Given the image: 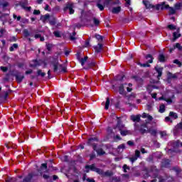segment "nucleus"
Listing matches in <instances>:
<instances>
[{
	"mask_svg": "<svg viewBox=\"0 0 182 182\" xmlns=\"http://www.w3.org/2000/svg\"><path fill=\"white\" fill-rule=\"evenodd\" d=\"M159 113H164L166 112V105H164V104H161L159 106Z\"/></svg>",
	"mask_w": 182,
	"mask_h": 182,
	"instance_id": "393cba45",
	"label": "nucleus"
},
{
	"mask_svg": "<svg viewBox=\"0 0 182 182\" xmlns=\"http://www.w3.org/2000/svg\"><path fill=\"white\" fill-rule=\"evenodd\" d=\"M46 49L48 51H50V50L52 49V44H46Z\"/></svg>",
	"mask_w": 182,
	"mask_h": 182,
	"instance_id": "bf43d9fd",
	"label": "nucleus"
},
{
	"mask_svg": "<svg viewBox=\"0 0 182 182\" xmlns=\"http://www.w3.org/2000/svg\"><path fill=\"white\" fill-rule=\"evenodd\" d=\"M160 135H161V139H166V136H167V132L165 131L160 132Z\"/></svg>",
	"mask_w": 182,
	"mask_h": 182,
	"instance_id": "79ce46f5",
	"label": "nucleus"
},
{
	"mask_svg": "<svg viewBox=\"0 0 182 182\" xmlns=\"http://www.w3.org/2000/svg\"><path fill=\"white\" fill-rule=\"evenodd\" d=\"M15 49H18V44H17V43L13 44V45L9 48L10 52H14V50H15Z\"/></svg>",
	"mask_w": 182,
	"mask_h": 182,
	"instance_id": "72a5a7b5",
	"label": "nucleus"
},
{
	"mask_svg": "<svg viewBox=\"0 0 182 182\" xmlns=\"http://www.w3.org/2000/svg\"><path fill=\"white\" fill-rule=\"evenodd\" d=\"M168 79H177V75L173 74L171 73H168Z\"/></svg>",
	"mask_w": 182,
	"mask_h": 182,
	"instance_id": "c85d7f7f",
	"label": "nucleus"
},
{
	"mask_svg": "<svg viewBox=\"0 0 182 182\" xmlns=\"http://www.w3.org/2000/svg\"><path fill=\"white\" fill-rule=\"evenodd\" d=\"M117 129H118L119 130V132L122 130H124L126 129V127H124V124H123V123H122L121 120L117 121Z\"/></svg>",
	"mask_w": 182,
	"mask_h": 182,
	"instance_id": "4468645a",
	"label": "nucleus"
},
{
	"mask_svg": "<svg viewBox=\"0 0 182 182\" xmlns=\"http://www.w3.org/2000/svg\"><path fill=\"white\" fill-rule=\"evenodd\" d=\"M33 62L34 64L33 65V66H34V68H36V66H39V63H38V60H34Z\"/></svg>",
	"mask_w": 182,
	"mask_h": 182,
	"instance_id": "e2e57ef3",
	"label": "nucleus"
},
{
	"mask_svg": "<svg viewBox=\"0 0 182 182\" xmlns=\"http://www.w3.org/2000/svg\"><path fill=\"white\" fill-rule=\"evenodd\" d=\"M110 2H112V0H98L96 6L100 11H105V6H109Z\"/></svg>",
	"mask_w": 182,
	"mask_h": 182,
	"instance_id": "39448f33",
	"label": "nucleus"
},
{
	"mask_svg": "<svg viewBox=\"0 0 182 182\" xmlns=\"http://www.w3.org/2000/svg\"><path fill=\"white\" fill-rule=\"evenodd\" d=\"M95 141H98V139L96 137H91L88 139L87 144L92 146L93 149V146H97L96 144H95Z\"/></svg>",
	"mask_w": 182,
	"mask_h": 182,
	"instance_id": "f8f14e48",
	"label": "nucleus"
},
{
	"mask_svg": "<svg viewBox=\"0 0 182 182\" xmlns=\"http://www.w3.org/2000/svg\"><path fill=\"white\" fill-rule=\"evenodd\" d=\"M173 63H175L176 65H178V68H181L182 66V63L181 62H180L178 60L176 59L173 60Z\"/></svg>",
	"mask_w": 182,
	"mask_h": 182,
	"instance_id": "c03bdc74",
	"label": "nucleus"
},
{
	"mask_svg": "<svg viewBox=\"0 0 182 182\" xmlns=\"http://www.w3.org/2000/svg\"><path fill=\"white\" fill-rule=\"evenodd\" d=\"M158 59L159 62H161V63L166 62V56H164L163 54H159Z\"/></svg>",
	"mask_w": 182,
	"mask_h": 182,
	"instance_id": "cd10ccee",
	"label": "nucleus"
},
{
	"mask_svg": "<svg viewBox=\"0 0 182 182\" xmlns=\"http://www.w3.org/2000/svg\"><path fill=\"white\" fill-rule=\"evenodd\" d=\"M122 11V7L118 6V7H114L112 9V14H119Z\"/></svg>",
	"mask_w": 182,
	"mask_h": 182,
	"instance_id": "a878e982",
	"label": "nucleus"
},
{
	"mask_svg": "<svg viewBox=\"0 0 182 182\" xmlns=\"http://www.w3.org/2000/svg\"><path fill=\"white\" fill-rule=\"evenodd\" d=\"M142 4L144 5L146 9H151V8H154V6H153L151 4H150V1L147 0H144L142 1Z\"/></svg>",
	"mask_w": 182,
	"mask_h": 182,
	"instance_id": "ddd939ff",
	"label": "nucleus"
},
{
	"mask_svg": "<svg viewBox=\"0 0 182 182\" xmlns=\"http://www.w3.org/2000/svg\"><path fill=\"white\" fill-rule=\"evenodd\" d=\"M87 59L88 57L85 56L80 60V63H81L82 66H85V64L86 63V62H87Z\"/></svg>",
	"mask_w": 182,
	"mask_h": 182,
	"instance_id": "bb28decb",
	"label": "nucleus"
},
{
	"mask_svg": "<svg viewBox=\"0 0 182 182\" xmlns=\"http://www.w3.org/2000/svg\"><path fill=\"white\" fill-rule=\"evenodd\" d=\"M15 76L18 83H21L25 77V76H23V75H21V73L16 74Z\"/></svg>",
	"mask_w": 182,
	"mask_h": 182,
	"instance_id": "a211bd4d",
	"label": "nucleus"
},
{
	"mask_svg": "<svg viewBox=\"0 0 182 182\" xmlns=\"http://www.w3.org/2000/svg\"><path fill=\"white\" fill-rule=\"evenodd\" d=\"M173 42H175L176 39H178V38L181 36V34L180 33V28H178L176 32H173Z\"/></svg>",
	"mask_w": 182,
	"mask_h": 182,
	"instance_id": "9b49d317",
	"label": "nucleus"
},
{
	"mask_svg": "<svg viewBox=\"0 0 182 182\" xmlns=\"http://www.w3.org/2000/svg\"><path fill=\"white\" fill-rule=\"evenodd\" d=\"M33 15H41V11L39 10H34Z\"/></svg>",
	"mask_w": 182,
	"mask_h": 182,
	"instance_id": "680f3d73",
	"label": "nucleus"
},
{
	"mask_svg": "<svg viewBox=\"0 0 182 182\" xmlns=\"http://www.w3.org/2000/svg\"><path fill=\"white\" fill-rule=\"evenodd\" d=\"M22 23H29V20L28 18H23Z\"/></svg>",
	"mask_w": 182,
	"mask_h": 182,
	"instance_id": "0e129e2a",
	"label": "nucleus"
},
{
	"mask_svg": "<svg viewBox=\"0 0 182 182\" xmlns=\"http://www.w3.org/2000/svg\"><path fill=\"white\" fill-rule=\"evenodd\" d=\"M49 23L50 25H56V20L55 19V18H53L51 19H49Z\"/></svg>",
	"mask_w": 182,
	"mask_h": 182,
	"instance_id": "a18cd8bd",
	"label": "nucleus"
},
{
	"mask_svg": "<svg viewBox=\"0 0 182 182\" xmlns=\"http://www.w3.org/2000/svg\"><path fill=\"white\" fill-rule=\"evenodd\" d=\"M145 58L146 59V60H148V63H151L153 62V55H151V54H147L145 56Z\"/></svg>",
	"mask_w": 182,
	"mask_h": 182,
	"instance_id": "4be33fe9",
	"label": "nucleus"
},
{
	"mask_svg": "<svg viewBox=\"0 0 182 182\" xmlns=\"http://www.w3.org/2000/svg\"><path fill=\"white\" fill-rule=\"evenodd\" d=\"M86 181H87V182H96V181H95V179L90 178H87V179H86Z\"/></svg>",
	"mask_w": 182,
	"mask_h": 182,
	"instance_id": "774afa93",
	"label": "nucleus"
},
{
	"mask_svg": "<svg viewBox=\"0 0 182 182\" xmlns=\"http://www.w3.org/2000/svg\"><path fill=\"white\" fill-rule=\"evenodd\" d=\"M173 147H174V149L177 148V147H182V142H181L180 141H175L173 142L172 144Z\"/></svg>",
	"mask_w": 182,
	"mask_h": 182,
	"instance_id": "6ab92c4d",
	"label": "nucleus"
},
{
	"mask_svg": "<svg viewBox=\"0 0 182 182\" xmlns=\"http://www.w3.org/2000/svg\"><path fill=\"white\" fill-rule=\"evenodd\" d=\"M131 120L134 122V131L140 132V129H143L146 124H150V123H151L153 121V117L144 112L141 115L138 114L131 116Z\"/></svg>",
	"mask_w": 182,
	"mask_h": 182,
	"instance_id": "f257e3e1",
	"label": "nucleus"
},
{
	"mask_svg": "<svg viewBox=\"0 0 182 182\" xmlns=\"http://www.w3.org/2000/svg\"><path fill=\"white\" fill-rule=\"evenodd\" d=\"M169 116H170V117H172V119H178V115H177V113H176L174 112H170Z\"/></svg>",
	"mask_w": 182,
	"mask_h": 182,
	"instance_id": "7c9ffc66",
	"label": "nucleus"
},
{
	"mask_svg": "<svg viewBox=\"0 0 182 182\" xmlns=\"http://www.w3.org/2000/svg\"><path fill=\"white\" fill-rule=\"evenodd\" d=\"M123 168H124V173H127V170H129V169H130V168H129V166H127L126 164H124V165L123 166Z\"/></svg>",
	"mask_w": 182,
	"mask_h": 182,
	"instance_id": "5fc2aeb1",
	"label": "nucleus"
},
{
	"mask_svg": "<svg viewBox=\"0 0 182 182\" xmlns=\"http://www.w3.org/2000/svg\"><path fill=\"white\" fill-rule=\"evenodd\" d=\"M93 150L97 152L98 156H103V154H106V152L103 151V149H97V145H93Z\"/></svg>",
	"mask_w": 182,
	"mask_h": 182,
	"instance_id": "1a4fd4ad",
	"label": "nucleus"
},
{
	"mask_svg": "<svg viewBox=\"0 0 182 182\" xmlns=\"http://www.w3.org/2000/svg\"><path fill=\"white\" fill-rule=\"evenodd\" d=\"M167 28H168V29H170V31H174V30L176 29V26H174V25H173V24L168 25V26H167Z\"/></svg>",
	"mask_w": 182,
	"mask_h": 182,
	"instance_id": "09e8293b",
	"label": "nucleus"
},
{
	"mask_svg": "<svg viewBox=\"0 0 182 182\" xmlns=\"http://www.w3.org/2000/svg\"><path fill=\"white\" fill-rule=\"evenodd\" d=\"M53 34L56 38H60V33L59 31H54Z\"/></svg>",
	"mask_w": 182,
	"mask_h": 182,
	"instance_id": "864d4df0",
	"label": "nucleus"
},
{
	"mask_svg": "<svg viewBox=\"0 0 182 182\" xmlns=\"http://www.w3.org/2000/svg\"><path fill=\"white\" fill-rule=\"evenodd\" d=\"M161 167H165L166 168L170 167V160L164 159L161 162Z\"/></svg>",
	"mask_w": 182,
	"mask_h": 182,
	"instance_id": "f3484780",
	"label": "nucleus"
},
{
	"mask_svg": "<svg viewBox=\"0 0 182 182\" xmlns=\"http://www.w3.org/2000/svg\"><path fill=\"white\" fill-rule=\"evenodd\" d=\"M125 146L124 144H121L118 146V150H120V149H122V150H124V149H125Z\"/></svg>",
	"mask_w": 182,
	"mask_h": 182,
	"instance_id": "69168bd1",
	"label": "nucleus"
},
{
	"mask_svg": "<svg viewBox=\"0 0 182 182\" xmlns=\"http://www.w3.org/2000/svg\"><path fill=\"white\" fill-rule=\"evenodd\" d=\"M43 168L46 170V171H48V164H41V170H43Z\"/></svg>",
	"mask_w": 182,
	"mask_h": 182,
	"instance_id": "37998d69",
	"label": "nucleus"
},
{
	"mask_svg": "<svg viewBox=\"0 0 182 182\" xmlns=\"http://www.w3.org/2000/svg\"><path fill=\"white\" fill-rule=\"evenodd\" d=\"M88 168H90V170H91L92 171H95V173H97V174H100V171L102 170L101 168H96V166L95 165V164L92 165L85 166V169L88 170Z\"/></svg>",
	"mask_w": 182,
	"mask_h": 182,
	"instance_id": "6e6552de",
	"label": "nucleus"
},
{
	"mask_svg": "<svg viewBox=\"0 0 182 182\" xmlns=\"http://www.w3.org/2000/svg\"><path fill=\"white\" fill-rule=\"evenodd\" d=\"M175 129H180L181 130H182V122L178 123Z\"/></svg>",
	"mask_w": 182,
	"mask_h": 182,
	"instance_id": "4d7b16f0",
	"label": "nucleus"
},
{
	"mask_svg": "<svg viewBox=\"0 0 182 182\" xmlns=\"http://www.w3.org/2000/svg\"><path fill=\"white\" fill-rule=\"evenodd\" d=\"M0 6H3V8L5 9L6 6H9V3L5 0H2L0 1Z\"/></svg>",
	"mask_w": 182,
	"mask_h": 182,
	"instance_id": "412c9836",
	"label": "nucleus"
},
{
	"mask_svg": "<svg viewBox=\"0 0 182 182\" xmlns=\"http://www.w3.org/2000/svg\"><path fill=\"white\" fill-rule=\"evenodd\" d=\"M155 70L158 73V79H160V77H161V75H163V68L156 67Z\"/></svg>",
	"mask_w": 182,
	"mask_h": 182,
	"instance_id": "aec40b11",
	"label": "nucleus"
},
{
	"mask_svg": "<svg viewBox=\"0 0 182 182\" xmlns=\"http://www.w3.org/2000/svg\"><path fill=\"white\" fill-rule=\"evenodd\" d=\"M109 106H110V100L109 99V97H107L105 102V110H107L109 109Z\"/></svg>",
	"mask_w": 182,
	"mask_h": 182,
	"instance_id": "c9c22d12",
	"label": "nucleus"
},
{
	"mask_svg": "<svg viewBox=\"0 0 182 182\" xmlns=\"http://www.w3.org/2000/svg\"><path fill=\"white\" fill-rule=\"evenodd\" d=\"M89 68H96V62L92 61L91 63H88Z\"/></svg>",
	"mask_w": 182,
	"mask_h": 182,
	"instance_id": "de8ad7c7",
	"label": "nucleus"
},
{
	"mask_svg": "<svg viewBox=\"0 0 182 182\" xmlns=\"http://www.w3.org/2000/svg\"><path fill=\"white\" fill-rule=\"evenodd\" d=\"M73 8H75V6L73 3H68L64 8V11H69L70 15H73V14H75Z\"/></svg>",
	"mask_w": 182,
	"mask_h": 182,
	"instance_id": "0eeeda50",
	"label": "nucleus"
},
{
	"mask_svg": "<svg viewBox=\"0 0 182 182\" xmlns=\"http://www.w3.org/2000/svg\"><path fill=\"white\" fill-rule=\"evenodd\" d=\"M76 32H73V34L70 35V41H76Z\"/></svg>",
	"mask_w": 182,
	"mask_h": 182,
	"instance_id": "4c0bfd02",
	"label": "nucleus"
},
{
	"mask_svg": "<svg viewBox=\"0 0 182 182\" xmlns=\"http://www.w3.org/2000/svg\"><path fill=\"white\" fill-rule=\"evenodd\" d=\"M100 176H102V177H112V176H113V171H107L104 172L103 170L101 169V171L100 172Z\"/></svg>",
	"mask_w": 182,
	"mask_h": 182,
	"instance_id": "9d476101",
	"label": "nucleus"
},
{
	"mask_svg": "<svg viewBox=\"0 0 182 182\" xmlns=\"http://www.w3.org/2000/svg\"><path fill=\"white\" fill-rule=\"evenodd\" d=\"M50 66L53 69V72H66V67H63L62 64L59 63V60L56 58H53L50 60Z\"/></svg>",
	"mask_w": 182,
	"mask_h": 182,
	"instance_id": "f03ea898",
	"label": "nucleus"
},
{
	"mask_svg": "<svg viewBox=\"0 0 182 182\" xmlns=\"http://www.w3.org/2000/svg\"><path fill=\"white\" fill-rule=\"evenodd\" d=\"M100 22L97 20V18H94V23L95 25H99Z\"/></svg>",
	"mask_w": 182,
	"mask_h": 182,
	"instance_id": "338daca9",
	"label": "nucleus"
},
{
	"mask_svg": "<svg viewBox=\"0 0 182 182\" xmlns=\"http://www.w3.org/2000/svg\"><path fill=\"white\" fill-rule=\"evenodd\" d=\"M9 95V92H8V91H6L4 92V95H0V98L2 99L3 100H6V99H8Z\"/></svg>",
	"mask_w": 182,
	"mask_h": 182,
	"instance_id": "5701e85b",
	"label": "nucleus"
},
{
	"mask_svg": "<svg viewBox=\"0 0 182 182\" xmlns=\"http://www.w3.org/2000/svg\"><path fill=\"white\" fill-rule=\"evenodd\" d=\"M23 33L25 38H28V36H31V33H29V31H28V29H24L23 31Z\"/></svg>",
	"mask_w": 182,
	"mask_h": 182,
	"instance_id": "e433bc0d",
	"label": "nucleus"
},
{
	"mask_svg": "<svg viewBox=\"0 0 182 182\" xmlns=\"http://www.w3.org/2000/svg\"><path fill=\"white\" fill-rule=\"evenodd\" d=\"M27 5H28V2H26V1L20 3V6H21V8L23 9H25L26 11H31V6L28 7Z\"/></svg>",
	"mask_w": 182,
	"mask_h": 182,
	"instance_id": "dca6fc26",
	"label": "nucleus"
},
{
	"mask_svg": "<svg viewBox=\"0 0 182 182\" xmlns=\"http://www.w3.org/2000/svg\"><path fill=\"white\" fill-rule=\"evenodd\" d=\"M134 79L136 81L139 82V83H142L143 79L139 76H134Z\"/></svg>",
	"mask_w": 182,
	"mask_h": 182,
	"instance_id": "58836bf2",
	"label": "nucleus"
},
{
	"mask_svg": "<svg viewBox=\"0 0 182 182\" xmlns=\"http://www.w3.org/2000/svg\"><path fill=\"white\" fill-rule=\"evenodd\" d=\"M139 158L137 156H135V155L132 157H130L129 158V161L132 162V163H134V161H136V160H137Z\"/></svg>",
	"mask_w": 182,
	"mask_h": 182,
	"instance_id": "8fccbe9b",
	"label": "nucleus"
},
{
	"mask_svg": "<svg viewBox=\"0 0 182 182\" xmlns=\"http://www.w3.org/2000/svg\"><path fill=\"white\" fill-rule=\"evenodd\" d=\"M147 124H146L143 128L140 129L139 133H141V134H146L147 133H150V134H151V136H156L157 130L153 129L152 127L149 128V127H147Z\"/></svg>",
	"mask_w": 182,
	"mask_h": 182,
	"instance_id": "7ed1b4c3",
	"label": "nucleus"
},
{
	"mask_svg": "<svg viewBox=\"0 0 182 182\" xmlns=\"http://www.w3.org/2000/svg\"><path fill=\"white\" fill-rule=\"evenodd\" d=\"M137 65L141 66V68H150V64H149V63H141L139 62V63H137Z\"/></svg>",
	"mask_w": 182,
	"mask_h": 182,
	"instance_id": "c756f323",
	"label": "nucleus"
},
{
	"mask_svg": "<svg viewBox=\"0 0 182 182\" xmlns=\"http://www.w3.org/2000/svg\"><path fill=\"white\" fill-rule=\"evenodd\" d=\"M0 69L2 70V72H8V67L1 66L0 67Z\"/></svg>",
	"mask_w": 182,
	"mask_h": 182,
	"instance_id": "6e6d98bb",
	"label": "nucleus"
},
{
	"mask_svg": "<svg viewBox=\"0 0 182 182\" xmlns=\"http://www.w3.org/2000/svg\"><path fill=\"white\" fill-rule=\"evenodd\" d=\"M119 95H123L124 93V85L121 84L119 87Z\"/></svg>",
	"mask_w": 182,
	"mask_h": 182,
	"instance_id": "473e14b6",
	"label": "nucleus"
},
{
	"mask_svg": "<svg viewBox=\"0 0 182 182\" xmlns=\"http://www.w3.org/2000/svg\"><path fill=\"white\" fill-rule=\"evenodd\" d=\"M37 76H41V77H45V76H46V73L42 72V70H38L37 71Z\"/></svg>",
	"mask_w": 182,
	"mask_h": 182,
	"instance_id": "2f4dec72",
	"label": "nucleus"
},
{
	"mask_svg": "<svg viewBox=\"0 0 182 182\" xmlns=\"http://www.w3.org/2000/svg\"><path fill=\"white\" fill-rule=\"evenodd\" d=\"M175 48L178 49V50H182V46L181 43H177L175 46Z\"/></svg>",
	"mask_w": 182,
	"mask_h": 182,
	"instance_id": "3c124183",
	"label": "nucleus"
},
{
	"mask_svg": "<svg viewBox=\"0 0 182 182\" xmlns=\"http://www.w3.org/2000/svg\"><path fill=\"white\" fill-rule=\"evenodd\" d=\"M134 156H136L139 159V157H140V151L136 150Z\"/></svg>",
	"mask_w": 182,
	"mask_h": 182,
	"instance_id": "13d9d810",
	"label": "nucleus"
},
{
	"mask_svg": "<svg viewBox=\"0 0 182 182\" xmlns=\"http://www.w3.org/2000/svg\"><path fill=\"white\" fill-rule=\"evenodd\" d=\"M5 32H6V31H5L4 28L0 29V36H1V38H2V36H4V33H5Z\"/></svg>",
	"mask_w": 182,
	"mask_h": 182,
	"instance_id": "603ef678",
	"label": "nucleus"
},
{
	"mask_svg": "<svg viewBox=\"0 0 182 182\" xmlns=\"http://www.w3.org/2000/svg\"><path fill=\"white\" fill-rule=\"evenodd\" d=\"M119 132L121 136H127V134H129V131L126 130V128L124 129H122Z\"/></svg>",
	"mask_w": 182,
	"mask_h": 182,
	"instance_id": "f704fd0d",
	"label": "nucleus"
},
{
	"mask_svg": "<svg viewBox=\"0 0 182 182\" xmlns=\"http://www.w3.org/2000/svg\"><path fill=\"white\" fill-rule=\"evenodd\" d=\"M95 38L99 41V42H102L103 41V36L99 34H95Z\"/></svg>",
	"mask_w": 182,
	"mask_h": 182,
	"instance_id": "a19ab883",
	"label": "nucleus"
},
{
	"mask_svg": "<svg viewBox=\"0 0 182 182\" xmlns=\"http://www.w3.org/2000/svg\"><path fill=\"white\" fill-rule=\"evenodd\" d=\"M96 53H100L102 49H103V45L102 43H98L97 46L94 47Z\"/></svg>",
	"mask_w": 182,
	"mask_h": 182,
	"instance_id": "2eb2a0df",
	"label": "nucleus"
},
{
	"mask_svg": "<svg viewBox=\"0 0 182 182\" xmlns=\"http://www.w3.org/2000/svg\"><path fill=\"white\" fill-rule=\"evenodd\" d=\"M156 9L158 11H159V9H161V11H163V9H169V15H174V14H176V9H174V8L170 7L168 4H166L164 3L161 4H158L156 6Z\"/></svg>",
	"mask_w": 182,
	"mask_h": 182,
	"instance_id": "20e7f679",
	"label": "nucleus"
},
{
	"mask_svg": "<svg viewBox=\"0 0 182 182\" xmlns=\"http://www.w3.org/2000/svg\"><path fill=\"white\" fill-rule=\"evenodd\" d=\"M151 171H155V173H154V178H159V182H165L166 179L163 178L161 176H159V169H157V167L152 166L151 168Z\"/></svg>",
	"mask_w": 182,
	"mask_h": 182,
	"instance_id": "423d86ee",
	"label": "nucleus"
},
{
	"mask_svg": "<svg viewBox=\"0 0 182 182\" xmlns=\"http://www.w3.org/2000/svg\"><path fill=\"white\" fill-rule=\"evenodd\" d=\"M124 78V75H117L116 77V80H119L122 82V80H123V79Z\"/></svg>",
	"mask_w": 182,
	"mask_h": 182,
	"instance_id": "49530a36",
	"label": "nucleus"
},
{
	"mask_svg": "<svg viewBox=\"0 0 182 182\" xmlns=\"http://www.w3.org/2000/svg\"><path fill=\"white\" fill-rule=\"evenodd\" d=\"M90 46V42L89 41H86L85 43V48H89Z\"/></svg>",
	"mask_w": 182,
	"mask_h": 182,
	"instance_id": "052dcab7",
	"label": "nucleus"
},
{
	"mask_svg": "<svg viewBox=\"0 0 182 182\" xmlns=\"http://www.w3.org/2000/svg\"><path fill=\"white\" fill-rule=\"evenodd\" d=\"M50 16L49 15V14H47L44 16H42L41 19V21H43V22H46V21H48V19H50Z\"/></svg>",
	"mask_w": 182,
	"mask_h": 182,
	"instance_id": "b1692460",
	"label": "nucleus"
},
{
	"mask_svg": "<svg viewBox=\"0 0 182 182\" xmlns=\"http://www.w3.org/2000/svg\"><path fill=\"white\" fill-rule=\"evenodd\" d=\"M181 6H182V4H181V3H176V4H175V9H176V11H178V10L181 9Z\"/></svg>",
	"mask_w": 182,
	"mask_h": 182,
	"instance_id": "ea45409f",
	"label": "nucleus"
}]
</instances>
